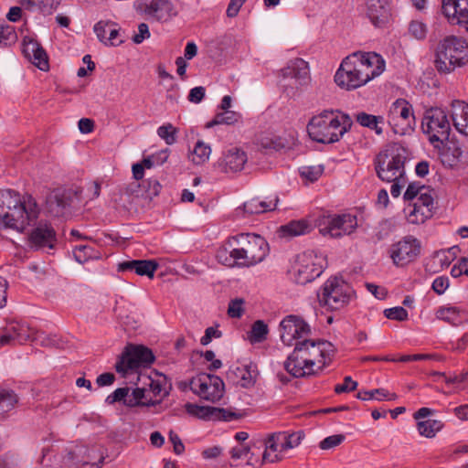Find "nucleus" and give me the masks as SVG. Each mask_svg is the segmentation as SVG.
Segmentation results:
<instances>
[{"mask_svg": "<svg viewBox=\"0 0 468 468\" xmlns=\"http://www.w3.org/2000/svg\"><path fill=\"white\" fill-rule=\"evenodd\" d=\"M384 68L382 57L376 52H355L342 61L335 81L341 88L355 90L379 76Z\"/></svg>", "mask_w": 468, "mask_h": 468, "instance_id": "obj_1", "label": "nucleus"}, {"mask_svg": "<svg viewBox=\"0 0 468 468\" xmlns=\"http://www.w3.org/2000/svg\"><path fill=\"white\" fill-rule=\"evenodd\" d=\"M340 115H335L333 111H324L314 116L307 125L310 138L320 144H334L338 142L353 125L351 117L336 111Z\"/></svg>", "mask_w": 468, "mask_h": 468, "instance_id": "obj_2", "label": "nucleus"}, {"mask_svg": "<svg viewBox=\"0 0 468 468\" xmlns=\"http://www.w3.org/2000/svg\"><path fill=\"white\" fill-rule=\"evenodd\" d=\"M435 68L441 73H450L468 63V43L455 36L441 40L435 52Z\"/></svg>", "mask_w": 468, "mask_h": 468, "instance_id": "obj_3", "label": "nucleus"}, {"mask_svg": "<svg viewBox=\"0 0 468 468\" xmlns=\"http://www.w3.org/2000/svg\"><path fill=\"white\" fill-rule=\"evenodd\" d=\"M407 150L399 144L388 145L374 159L378 177L386 182L399 180L405 176Z\"/></svg>", "mask_w": 468, "mask_h": 468, "instance_id": "obj_4", "label": "nucleus"}, {"mask_svg": "<svg viewBox=\"0 0 468 468\" xmlns=\"http://www.w3.org/2000/svg\"><path fill=\"white\" fill-rule=\"evenodd\" d=\"M269 244L263 237L242 232L236 235V267H251L263 261L269 254Z\"/></svg>", "mask_w": 468, "mask_h": 468, "instance_id": "obj_5", "label": "nucleus"}, {"mask_svg": "<svg viewBox=\"0 0 468 468\" xmlns=\"http://www.w3.org/2000/svg\"><path fill=\"white\" fill-rule=\"evenodd\" d=\"M326 265L325 257L315 250H306L299 254L293 267V280L304 285L314 281L324 271Z\"/></svg>", "mask_w": 468, "mask_h": 468, "instance_id": "obj_6", "label": "nucleus"}, {"mask_svg": "<svg viewBox=\"0 0 468 468\" xmlns=\"http://www.w3.org/2000/svg\"><path fill=\"white\" fill-rule=\"evenodd\" d=\"M281 86L288 97L295 96L311 80L308 63L300 58L289 60L286 67L281 69Z\"/></svg>", "mask_w": 468, "mask_h": 468, "instance_id": "obj_7", "label": "nucleus"}, {"mask_svg": "<svg viewBox=\"0 0 468 468\" xmlns=\"http://www.w3.org/2000/svg\"><path fill=\"white\" fill-rule=\"evenodd\" d=\"M154 359L150 348L141 345H128L118 357L114 367L117 373L125 377L140 367H150Z\"/></svg>", "mask_w": 468, "mask_h": 468, "instance_id": "obj_8", "label": "nucleus"}, {"mask_svg": "<svg viewBox=\"0 0 468 468\" xmlns=\"http://www.w3.org/2000/svg\"><path fill=\"white\" fill-rule=\"evenodd\" d=\"M421 128L424 133L429 136V141L443 144L449 140L451 133V123L447 113L441 108L431 107L427 109L421 122Z\"/></svg>", "mask_w": 468, "mask_h": 468, "instance_id": "obj_9", "label": "nucleus"}, {"mask_svg": "<svg viewBox=\"0 0 468 468\" xmlns=\"http://www.w3.org/2000/svg\"><path fill=\"white\" fill-rule=\"evenodd\" d=\"M181 385L185 388L188 386L192 392L200 399L213 403L223 397L225 390L224 382L220 378L207 373H199L188 382H184Z\"/></svg>", "mask_w": 468, "mask_h": 468, "instance_id": "obj_10", "label": "nucleus"}, {"mask_svg": "<svg viewBox=\"0 0 468 468\" xmlns=\"http://www.w3.org/2000/svg\"><path fill=\"white\" fill-rule=\"evenodd\" d=\"M388 122L396 134L412 133L416 124L412 105L404 99L396 100L389 108Z\"/></svg>", "mask_w": 468, "mask_h": 468, "instance_id": "obj_11", "label": "nucleus"}, {"mask_svg": "<svg viewBox=\"0 0 468 468\" xmlns=\"http://www.w3.org/2000/svg\"><path fill=\"white\" fill-rule=\"evenodd\" d=\"M284 368L293 378H305L317 375V370L313 368L308 340L296 344L292 354L284 362Z\"/></svg>", "mask_w": 468, "mask_h": 468, "instance_id": "obj_12", "label": "nucleus"}, {"mask_svg": "<svg viewBox=\"0 0 468 468\" xmlns=\"http://www.w3.org/2000/svg\"><path fill=\"white\" fill-rule=\"evenodd\" d=\"M352 290L341 278L328 279L323 286L322 293H318L320 303L330 309H339L348 303Z\"/></svg>", "mask_w": 468, "mask_h": 468, "instance_id": "obj_13", "label": "nucleus"}, {"mask_svg": "<svg viewBox=\"0 0 468 468\" xmlns=\"http://www.w3.org/2000/svg\"><path fill=\"white\" fill-rule=\"evenodd\" d=\"M420 241L414 236L408 235L392 244L388 253L393 264L402 268L415 261L420 254Z\"/></svg>", "mask_w": 468, "mask_h": 468, "instance_id": "obj_14", "label": "nucleus"}, {"mask_svg": "<svg viewBox=\"0 0 468 468\" xmlns=\"http://www.w3.org/2000/svg\"><path fill=\"white\" fill-rule=\"evenodd\" d=\"M134 5L137 12L156 22L165 23L177 16L171 0H136Z\"/></svg>", "mask_w": 468, "mask_h": 468, "instance_id": "obj_15", "label": "nucleus"}, {"mask_svg": "<svg viewBox=\"0 0 468 468\" xmlns=\"http://www.w3.org/2000/svg\"><path fill=\"white\" fill-rule=\"evenodd\" d=\"M249 433L246 431L236 432V468H256L260 463L259 448L252 446L251 441H247Z\"/></svg>", "mask_w": 468, "mask_h": 468, "instance_id": "obj_16", "label": "nucleus"}, {"mask_svg": "<svg viewBox=\"0 0 468 468\" xmlns=\"http://www.w3.org/2000/svg\"><path fill=\"white\" fill-rule=\"evenodd\" d=\"M357 227L356 216L342 214L328 216L326 226L320 229L323 235H330L332 238H340L343 235L351 234Z\"/></svg>", "mask_w": 468, "mask_h": 468, "instance_id": "obj_17", "label": "nucleus"}, {"mask_svg": "<svg viewBox=\"0 0 468 468\" xmlns=\"http://www.w3.org/2000/svg\"><path fill=\"white\" fill-rule=\"evenodd\" d=\"M36 218L34 210L27 211L23 205H15L12 212L0 214V225L5 228H10L18 231H24L31 224V220Z\"/></svg>", "mask_w": 468, "mask_h": 468, "instance_id": "obj_18", "label": "nucleus"}, {"mask_svg": "<svg viewBox=\"0 0 468 468\" xmlns=\"http://www.w3.org/2000/svg\"><path fill=\"white\" fill-rule=\"evenodd\" d=\"M441 11L449 21L468 32V0H442Z\"/></svg>", "mask_w": 468, "mask_h": 468, "instance_id": "obj_19", "label": "nucleus"}, {"mask_svg": "<svg viewBox=\"0 0 468 468\" xmlns=\"http://www.w3.org/2000/svg\"><path fill=\"white\" fill-rule=\"evenodd\" d=\"M366 16L376 27H384L390 19L391 10L388 0H366Z\"/></svg>", "mask_w": 468, "mask_h": 468, "instance_id": "obj_20", "label": "nucleus"}, {"mask_svg": "<svg viewBox=\"0 0 468 468\" xmlns=\"http://www.w3.org/2000/svg\"><path fill=\"white\" fill-rule=\"evenodd\" d=\"M308 346L311 359L313 360V368H314L316 363L321 364V366H318L315 369L318 373L323 369V367L330 363L332 356L335 354L334 346L325 340L308 339Z\"/></svg>", "mask_w": 468, "mask_h": 468, "instance_id": "obj_21", "label": "nucleus"}, {"mask_svg": "<svg viewBox=\"0 0 468 468\" xmlns=\"http://www.w3.org/2000/svg\"><path fill=\"white\" fill-rule=\"evenodd\" d=\"M29 242L37 250L54 249L57 243L56 231L50 224L40 222L32 229L29 235Z\"/></svg>", "mask_w": 468, "mask_h": 468, "instance_id": "obj_22", "label": "nucleus"}, {"mask_svg": "<svg viewBox=\"0 0 468 468\" xmlns=\"http://www.w3.org/2000/svg\"><path fill=\"white\" fill-rule=\"evenodd\" d=\"M281 340L288 346L300 344L303 340H308L311 335L309 324H280Z\"/></svg>", "mask_w": 468, "mask_h": 468, "instance_id": "obj_23", "label": "nucleus"}, {"mask_svg": "<svg viewBox=\"0 0 468 468\" xmlns=\"http://www.w3.org/2000/svg\"><path fill=\"white\" fill-rule=\"evenodd\" d=\"M433 197L431 193H421L411 206L408 215L409 222L412 224H422L432 216Z\"/></svg>", "mask_w": 468, "mask_h": 468, "instance_id": "obj_24", "label": "nucleus"}, {"mask_svg": "<svg viewBox=\"0 0 468 468\" xmlns=\"http://www.w3.org/2000/svg\"><path fill=\"white\" fill-rule=\"evenodd\" d=\"M159 264L154 260H133L118 264L119 271H133L140 276L153 278Z\"/></svg>", "mask_w": 468, "mask_h": 468, "instance_id": "obj_25", "label": "nucleus"}, {"mask_svg": "<svg viewBox=\"0 0 468 468\" xmlns=\"http://www.w3.org/2000/svg\"><path fill=\"white\" fill-rule=\"evenodd\" d=\"M279 198L276 197L273 200L261 201L258 198H252L243 204L242 207H236V219L246 215L261 214L272 211L276 208Z\"/></svg>", "mask_w": 468, "mask_h": 468, "instance_id": "obj_26", "label": "nucleus"}, {"mask_svg": "<svg viewBox=\"0 0 468 468\" xmlns=\"http://www.w3.org/2000/svg\"><path fill=\"white\" fill-rule=\"evenodd\" d=\"M186 409L189 413L201 419L213 420H231L234 419V412L226 411L224 409L197 406L193 404H187Z\"/></svg>", "mask_w": 468, "mask_h": 468, "instance_id": "obj_27", "label": "nucleus"}, {"mask_svg": "<svg viewBox=\"0 0 468 468\" xmlns=\"http://www.w3.org/2000/svg\"><path fill=\"white\" fill-rule=\"evenodd\" d=\"M451 117L455 129L462 134L468 136V103L455 100L451 104Z\"/></svg>", "mask_w": 468, "mask_h": 468, "instance_id": "obj_28", "label": "nucleus"}, {"mask_svg": "<svg viewBox=\"0 0 468 468\" xmlns=\"http://www.w3.org/2000/svg\"><path fill=\"white\" fill-rule=\"evenodd\" d=\"M314 227L309 220L301 218L297 220H291L287 224L282 225L277 233L279 237L285 239H292L297 236L305 235L313 230Z\"/></svg>", "mask_w": 468, "mask_h": 468, "instance_id": "obj_29", "label": "nucleus"}, {"mask_svg": "<svg viewBox=\"0 0 468 468\" xmlns=\"http://www.w3.org/2000/svg\"><path fill=\"white\" fill-rule=\"evenodd\" d=\"M258 376L257 365L250 362L236 367V386L249 389L254 387Z\"/></svg>", "mask_w": 468, "mask_h": 468, "instance_id": "obj_30", "label": "nucleus"}, {"mask_svg": "<svg viewBox=\"0 0 468 468\" xmlns=\"http://www.w3.org/2000/svg\"><path fill=\"white\" fill-rule=\"evenodd\" d=\"M16 324V326H5L0 329V344L2 346L10 345L15 342L22 343L29 337L25 329V324Z\"/></svg>", "mask_w": 468, "mask_h": 468, "instance_id": "obj_31", "label": "nucleus"}, {"mask_svg": "<svg viewBox=\"0 0 468 468\" xmlns=\"http://www.w3.org/2000/svg\"><path fill=\"white\" fill-rule=\"evenodd\" d=\"M49 211L56 217L63 216L65 209L70 206V198L66 191H55L48 199Z\"/></svg>", "mask_w": 468, "mask_h": 468, "instance_id": "obj_32", "label": "nucleus"}, {"mask_svg": "<svg viewBox=\"0 0 468 468\" xmlns=\"http://www.w3.org/2000/svg\"><path fill=\"white\" fill-rule=\"evenodd\" d=\"M356 121L361 126L374 130L378 135H381L383 133V129L380 126V124L384 123V118L382 116H376L361 112L356 115Z\"/></svg>", "mask_w": 468, "mask_h": 468, "instance_id": "obj_33", "label": "nucleus"}, {"mask_svg": "<svg viewBox=\"0 0 468 468\" xmlns=\"http://www.w3.org/2000/svg\"><path fill=\"white\" fill-rule=\"evenodd\" d=\"M268 335V324H252L251 328L246 332L243 338L250 345H257L264 342Z\"/></svg>", "mask_w": 468, "mask_h": 468, "instance_id": "obj_34", "label": "nucleus"}, {"mask_svg": "<svg viewBox=\"0 0 468 468\" xmlns=\"http://www.w3.org/2000/svg\"><path fill=\"white\" fill-rule=\"evenodd\" d=\"M17 402L18 398L13 390L0 388V419L14 410Z\"/></svg>", "mask_w": 468, "mask_h": 468, "instance_id": "obj_35", "label": "nucleus"}, {"mask_svg": "<svg viewBox=\"0 0 468 468\" xmlns=\"http://www.w3.org/2000/svg\"><path fill=\"white\" fill-rule=\"evenodd\" d=\"M436 317L443 322H454L460 320L465 322L468 318L465 316L464 312L461 311L455 306H443L436 312Z\"/></svg>", "mask_w": 468, "mask_h": 468, "instance_id": "obj_36", "label": "nucleus"}, {"mask_svg": "<svg viewBox=\"0 0 468 468\" xmlns=\"http://www.w3.org/2000/svg\"><path fill=\"white\" fill-rule=\"evenodd\" d=\"M356 398L361 400H395L397 399V395L395 393L388 392L385 388H375L371 390H360L357 393Z\"/></svg>", "mask_w": 468, "mask_h": 468, "instance_id": "obj_37", "label": "nucleus"}, {"mask_svg": "<svg viewBox=\"0 0 468 468\" xmlns=\"http://www.w3.org/2000/svg\"><path fill=\"white\" fill-rule=\"evenodd\" d=\"M443 427L441 420L428 419L417 422V430L420 435L426 438H433Z\"/></svg>", "mask_w": 468, "mask_h": 468, "instance_id": "obj_38", "label": "nucleus"}, {"mask_svg": "<svg viewBox=\"0 0 468 468\" xmlns=\"http://www.w3.org/2000/svg\"><path fill=\"white\" fill-rule=\"evenodd\" d=\"M210 154V146L202 141H197L191 153V161L195 165H203L208 160Z\"/></svg>", "mask_w": 468, "mask_h": 468, "instance_id": "obj_39", "label": "nucleus"}, {"mask_svg": "<svg viewBox=\"0 0 468 468\" xmlns=\"http://www.w3.org/2000/svg\"><path fill=\"white\" fill-rule=\"evenodd\" d=\"M152 399L147 397L145 388H136L131 393L128 392L127 406L135 407L139 405H149Z\"/></svg>", "mask_w": 468, "mask_h": 468, "instance_id": "obj_40", "label": "nucleus"}, {"mask_svg": "<svg viewBox=\"0 0 468 468\" xmlns=\"http://www.w3.org/2000/svg\"><path fill=\"white\" fill-rule=\"evenodd\" d=\"M234 123V112L218 110L214 118L205 124V128L210 129L218 125H231Z\"/></svg>", "mask_w": 468, "mask_h": 468, "instance_id": "obj_41", "label": "nucleus"}, {"mask_svg": "<svg viewBox=\"0 0 468 468\" xmlns=\"http://www.w3.org/2000/svg\"><path fill=\"white\" fill-rule=\"evenodd\" d=\"M216 257L220 264L226 267L234 266V249L229 240L218 249Z\"/></svg>", "mask_w": 468, "mask_h": 468, "instance_id": "obj_42", "label": "nucleus"}, {"mask_svg": "<svg viewBox=\"0 0 468 468\" xmlns=\"http://www.w3.org/2000/svg\"><path fill=\"white\" fill-rule=\"evenodd\" d=\"M27 58L36 65L40 70L45 71L48 69V55L41 45L36 48L33 54H30Z\"/></svg>", "mask_w": 468, "mask_h": 468, "instance_id": "obj_43", "label": "nucleus"}, {"mask_svg": "<svg viewBox=\"0 0 468 468\" xmlns=\"http://www.w3.org/2000/svg\"><path fill=\"white\" fill-rule=\"evenodd\" d=\"M304 434L301 431L291 434L279 432L278 441H283V449L288 450L298 446Z\"/></svg>", "mask_w": 468, "mask_h": 468, "instance_id": "obj_44", "label": "nucleus"}, {"mask_svg": "<svg viewBox=\"0 0 468 468\" xmlns=\"http://www.w3.org/2000/svg\"><path fill=\"white\" fill-rule=\"evenodd\" d=\"M74 259L80 263H85L90 259L97 258L95 250L89 245H78L73 250Z\"/></svg>", "mask_w": 468, "mask_h": 468, "instance_id": "obj_45", "label": "nucleus"}, {"mask_svg": "<svg viewBox=\"0 0 468 468\" xmlns=\"http://www.w3.org/2000/svg\"><path fill=\"white\" fill-rule=\"evenodd\" d=\"M177 130L171 124L167 123L157 129V134L167 144L171 145L176 142Z\"/></svg>", "mask_w": 468, "mask_h": 468, "instance_id": "obj_46", "label": "nucleus"}, {"mask_svg": "<svg viewBox=\"0 0 468 468\" xmlns=\"http://www.w3.org/2000/svg\"><path fill=\"white\" fill-rule=\"evenodd\" d=\"M323 172L324 166L320 165L303 166L300 168L301 176L309 180L310 182L318 180V178L323 175Z\"/></svg>", "mask_w": 468, "mask_h": 468, "instance_id": "obj_47", "label": "nucleus"}, {"mask_svg": "<svg viewBox=\"0 0 468 468\" xmlns=\"http://www.w3.org/2000/svg\"><path fill=\"white\" fill-rule=\"evenodd\" d=\"M431 191L424 186L420 185V183H410L405 193H404V199L407 201L413 200L415 198H418L420 196H421V193H430Z\"/></svg>", "mask_w": 468, "mask_h": 468, "instance_id": "obj_48", "label": "nucleus"}, {"mask_svg": "<svg viewBox=\"0 0 468 468\" xmlns=\"http://www.w3.org/2000/svg\"><path fill=\"white\" fill-rule=\"evenodd\" d=\"M129 391V388H119L107 396L105 402L109 405H112L116 402H122L125 406H127L126 400L128 399Z\"/></svg>", "mask_w": 468, "mask_h": 468, "instance_id": "obj_49", "label": "nucleus"}, {"mask_svg": "<svg viewBox=\"0 0 468 468\" xmlns=\"http://www.w3.org/2000/svg\"><path fill=\"white\" fill-rule=\"evenodd\" d=\"M427 27L424 23L413 20L410 23L409 33L416 39L422 40L427 35Z\"/></svg>", "mask_w": 468, "mask_h": 468, "instance_id": "obj_50", "label": "nucleus"}, {"mask_svg": "<svg viewBox=\"0 0 468 468\" xmlns=\"http://www.w3.org/2000/svg\"><path fill=\"white\" fill-rule=\"evenodd\" d=\"M384 316L388 320L404 321L409 319L408 312L401 306H396L384 310Z\"/></svg>", "mask_w": 468, "mask_h": 468, "instance_id": "obj_51", "label": "nucleus"}, {"mask_svg": "<svg viewBox=\"0 0 468 468\" xmlns=\"http://www.w3.org/2000/svg\"><path fill=\"white\" fill-rule=\"evenodd\" d=\"M110 27H112V21L101 20L94 25L93 30L101 42L107 44L106 37L109 34Z\"/></svg>", "mask_w": 468, "mask_h": 468, "instance_id": "obj_52", "label": "nucleus"}, {"mask_svg": "<svg viewBox=\"0 0 468 468\" xmlns=\"http://www.w3.org/2000/svg\"><path fill=\"white\" fill-rule=\"evenodd\" d=\"M16 39V33L12 27L0 25V45L7 46Z\"/></svg>", "mask_w": 468, "mask_h": 468, "instance_id": "obj_53", "label": "nucleus"}, {"mask_svg": "<svg viewBox=\"0 0 468 468\" xmlns=\"http://www.w3.org/2000/svg\"><path fill=\"white\" fill-rule=\"evenodd\" d=\"M143 184L144 187L145 188V193L149 198H153L154 197L158 196L162 188L161 184L155 178H149Z\"/></svg>", "mask_w": 468, "mask_h": 468, "instance_id": "obj_54", "label": "nucleus"}, {"mask_svg": "<svg viewBox=\"0 0 468 468\" xmlns=\"http://www.w3.org/2000/svg\"><path fill=\"white\" fill-rule=\"evenodd\" d=\"M106 46H119L123 40L120 37V28L117 24L112 22V27H110L109 36L106 37Z\"/></svg>", "mask_w": 468, "mask_h": 468, "instance_id": "obj_55", "label": "nucleus"}, {"mask_svg": "<svg viewBox=\"0 0 468 468\" xmlns=\"http://www.w3.org/2000/svg\"><path fill=\"white\" fill-rule=\"evenodd\" d=\"M345 440V436L343 434H335L331 435L324 439L320 442V448L323 450L332 449L339 444Z\"/></svg>", "mask_w": 468, "mask_h": 468, "instance_id": "obj_56", "label": "nucleus"}, {"mask_svg": "<svg viewBox=\"0 0 468 468\" xmlns=\"http://www.w3.org/2000/svg\"><path fill=\"white\" fill-rule=\"evenodd\" d=\"M61 0H37L38 9L44 15H50L58 8Z\"/></svg>", "mask_w": 468, "mask_h": 468, "instance_id": "obj_57", "label": "nucleus"}, {"mask_svg": "<svg viewBox=\"0 0 468 468\" xmlns=\"http://www.w3.org/2000/svg\"><path fill=\"white\" fill-rule=\"evenodd\" d=\"M278 436H279V432L273 433L269 437L268 441L265 443V450H270L273 453H275V452L278 453V452H282V451H284L283 441H278Z\"/></svg>", "mask_w": 468, "mask_h": 468, "instance_id": "obj_58", "label": "nucleus"}, {"mask_svg": "<svg viewBox=\"0 0 468 468\" xmlns=\"http://www.w3.org/2000/svg\"><path fill=\"white\" fill-rule=\"evenodd\" d=\"M357 382L354 381L351 377L347 376L344 378L343 384H338L335 387V392L337 394L344 392H350L356 388Z\"/></svg>", "mask_w": 468, "mask_h": 468, "instance_id": "obj_59", "label": "nucleus"}, {"mask_svg": "<svg viewBox=\"0 0 468 468\" xmlns=\"http://www.w3.org/2000/svg\"><path fill=\"white\" fill-rule=\"evenodd\" d=\"M150 37L149 27L146 23H141L138 26V33L133 37L135 44H141L144 39Z\"/></svg>", "mask_w": 468, "mask_h": 468, "instance_id": "obj_60", "label": "nucleus"}, {"mask_svg": "<svg viewBox=\"0 0 468 468\" xmlns=\"http://www.w3.org/2000/svg\"><path fill=\"white\" fill-rule=\"evenodd\" d=\"M40 46V44L31 37H25L23 39V54L26 58L29 57L30 54H33V51L36 48Z\"/></svg>", "mask_w": 468, "mask_h": 468, "instance_id": "obj_61", "label": "nucleus"}, {"mask_svg": "<svg viewBox=\"0 0 468 468\" xmlns=\"http://www.w3.org/2000/svg\"><path fill=\"white\" fill-rule=\"evenodd\" d=\"M206 94V89L202 86H197L190 90L188 94V101L193 103H199L202 101Z\"/></svg>", "mask_w": 468, "mask_h": 468, "instance_id": "obj_62", "label": "nucleus"}, {"mask_svg": "<svg viewBox=\"0 0 468 468\" xmlns=\"http://www.w3.org/2000/svg\"><path fill=\"white\" fill-rule=\"evenodd\" d=\"M221 336V332L217 329V327L211 326L206 329L205 335L201 337L200 343L203 346L208 345L213 338H219Z\"/></svg>", "mask_w": 468, "mask_h": 468, "instance_id": "obj_63", "label": "nucleus"}, {"mask_svg": "<svg viewBox=\"0 0 468 468\" xmlns=\"http://www.w3.org/2000/svg\"><path fill=\"white\" fill-rule=\"evenodd\" d=\"M449 287V279L444 276L437 277L432 282V289L438 294H442Z\"/></svg>", "mask_w": 468, "mask_h": 468, "instance_id": "obj_64", "label": "nucleus"}]
</instances>
